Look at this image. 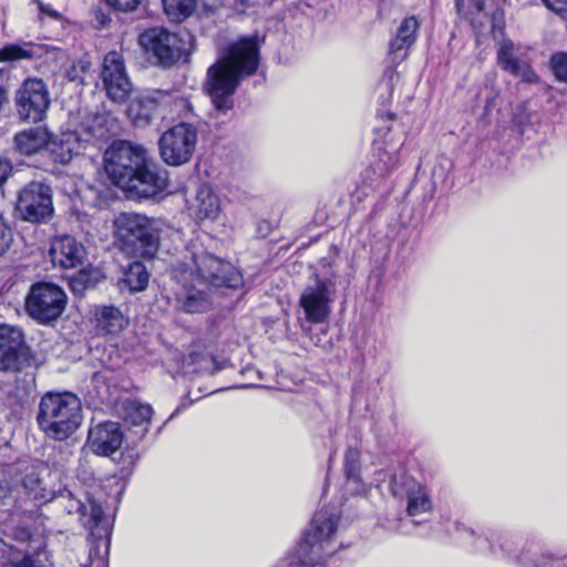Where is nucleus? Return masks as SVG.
<instances>
[{
  "mask_svg": "<svg viewBox=\"0 0 567 567\" xmlns=\"http://www.w3.org/2000/svg\"><path fill=\"white\" fill-rule=\"evenodd\" d=\"M65 305V292L58 285L51 282L32 285L25 298L27 312L41 323L56 320L63 313Z\"/></svg>",
  "mask_w": 567,
  "mask_h": 567,
  "instance_id": "6e6552de",
  "label": "nucleus"
},
{
  "mask_svg": "<svg viewBox=\"0 0 567 567\" xmlns=\"http://www.w3.org/2000/svg\"><path fill=\"white\" fill-rule=\"evenodd\" d=\"M12 241V234L10 228L6 226L0 216V256H2L9 248Z\"/></svg>",
  "mask_w": 567,
  "mask_h": 567,
  "instance_id": "e433bc0d",
  "label": "nucleus"
},
{
  "mask_svg": "<svg viewBox=\"0 0 567 567\" xmlns=\"http://www.w3.org/2000/svg\"><path fill=\"white\" fill-rule=\"evenodd\" d=\"M49 132L43 127H32L19 132L14 136V146L23 155H33L47 148Z\"/></svg>",
  "mask_w": 567,
  "mask_h": 567,
  "instance_id": "bb28decb",
  "label": "nucleus"
},
{
  "mask_svg": "<svg viewBox=\"0 0 567 567\" xmlns=\"http://www.w3.org/2000/svg\"><path fill=\"white\" fill-rule=\"evenodd\" d=\"M79 567H87V564L86 563L85 564H80Z\"/></svg>",
  "mask_w": 567,
  "mask_h": 567,
  "instance_id": "49530a36",
  "label": "nucleus"
},
{
  "mask_svg": "<svg viewBox=\"0 0 567 567\" xmlns=\"http://www.w3.org/2000/svg\"><path fill=\"white\" fill-rule=\"evenodd\" d=\"M123 442V432L116 422H104L90 429L87 446L96 455L109 456L116 452Z\"/></svg>",
  "mask_w": 567,
  "mask_h": 567,
  "instance_id": "a211bd4d",
  "label": "nucleus"
},
{
  "mask_svg": "<svg viewBox=\"0 0 567 567\" xmlns=\"http://www.w3.org/2000/svg\"><path fill=\"white\" fill-rule=\"evenodd\" d=\"M166 186L167 179L151 171L146 159L144 165L136 169L134 176L127 181V185L122 184L120 188L133 196L150 198L162 193Z\"/></svg>",
  "mask_w": 567,
  "mask_h": 567,
  "instance_id": "aec40b11",
  "label": "nucleus"
},
{
  "mask_svg": "<svg viewBox=\"0 0 567 567\" xmlns=\"http://www.w3.org/2000/svg\"><path fill=\"white\" fill-rule=\"evenodd\" d=\"M485 0H456V8L460 12L472 14L481 12L484 8Z\"/></svg>",
  "mask_w": 567,
  "mask_h": 567,
  "instance_id": "c9c22d12",
  "label": "nucleus"
},
{
  "mask_svg": "<svg viewBox=\"0 0 567 567\" xmlns=\"http://www.w3.org/2000/svg\"><path fill=\"white\" fill-rule=\"evenodd\" d=\"M339 522L338 513L328 508L318 511L295 553L282 559L278 567H315L324 563L339 548L336 543Z\"/></svg>",
  "mask_w": 567,
  "mask_h": 567,
  "instance_id": "7ed1b4c3",
  "label": "nucleus"
},
{
  "mask_svg": "<svg viewBox=\"0 0 567 567\" xmlns=\"http://www.w3.org/2000/svg\"><path fill=\"white\" fill-rule=\"evenodd\" d=\"M188 209L197 221H216L221 214V202L209 185L202 184L189 202Z\"/></svg>",
  "mask_w": 567,
  "mask_h": 567,
  "instance_id": "412c9836",
  "label": "nucleus"
},
{
  "mask_svg": "<svg viewBox=\"0 0 567 567\" xmlns=\"http://www.w3.org/2000/svg\"><path fill=\"white\" fill-rule=\"evenodd\" d=\"M197 128L187 123H179L165 131L159 141L162 159L171 166H181L188 163L197 146Z\"/></svg>",
  "mask_w": 567,
  "mask_h": 567,
  "instance_id": "0eeeda50",
  "label": "nucleus"
},
{
  "mask_svg": "<svg viewBox=\"0 0 567 567\" xmlns=\"http://www.w3.org/2000/svg\"><path fill=\"white\" fill-rule=\"evenodd\" d=\"M23 334L19 328L0 326V371L21 370V347Z\"/></svg>",
  "mask_w": 567,
  "mask_h": 567,
  "instance_id": "6ab92c4d",
  "label": "nucleus"
},
{
  "mask_svg": "<svg viewBox=\"0 0 567 567\" xmlns=\"http://www.w3.org/2000/svg\"><path fill=\"white\" fill-rule=\"evenodd\" d=\"M334 293L332 280L317 277L300 295L299 308L303 318L299 317V320H306L311 324L324 322L330 316Z\"/></svg>",
  "mask_w": 567,
  "mask_h": 567,
  "instance_id": "f8f14e48",
  "label": "nucleus"
},
{
  "mask_svg": "<svg viewBox=\"0 0 567 567\" xmlns=\"http://www.w3.org/2000/svg\"><path fill=\"white\" fill-rule=\"evenodd\" d=\"M181 103H182V104H183L187 110H189V109H190V105H189L188 101H186V100H181Z\"/></svg>",
  "mask_w": 567,
  "mask_h": 567,
  "instance_id": "a18cd8bd",
  "label": "nucleus"
},
{
  "mask_svg": "<svg viewBox=\"0 0 567 567\" xmlns=\"http://www.w3.org/2000/svg\"><path fill=\"white\" fill-rule=\"evenodd\" d=\"M173 278L181 286L176 292L178 307L188 313L209 310V285L239 288L241 274L230 264L203 249L186 250L183 259L173 266Z\"/></svg>",
  "mask_w": 567,
  "mask_h": 567,
  "instance_id": "f257e3e1",
  "label": "nucleus"
},
{
  "mask_svg": "<svg viewBox=\"0 0 567 567\" xmlns=\"http://www.w3.org/2000/svg\"><path fill=\"white\" fill-rule=\"evenodd\" d=\"M398 147L385 151L383 155H380V161L384 164L386 171L393 169L399 165Z\"/></svg>",
  "mask_w": 567,
  "mask_h": 567,
  "instance_id": "4c0bfd02",
  "label": "nucleus"
},
{
  "mask_svg": "<svg viewBox=\"0 0 567 567\" xmlns=\"http://www.w3.org/2000/svg\"><path fill=\"white\" fill-rule=\"evenodd\" d=\"M47 150L53 162L60 164L70 163L83 151V144L74 132H64L56 136L49 134V144Z\"/></svg>",
  "mask_w": 567,
  "mask_h": 567,
  "instance_id": "5701e85b",
  "label": "nucleus"
},
{
  "mask_svg": "<svg viewBox=\"0 0 567 567\" xmlns=\"http://www.w3.org/2000/svg\"><path fill=\"white\" fill-rule=\"evenodd\" d=\"M143 0H105L106 4L115 11L132 12L138 8Z\"/></svg>",
  "mask_w": 567,
  "mask_h": 567,
  "instance_id": "f704fd0d",
  "label": "nucleus"
},
{
  "mask_svg": "<svg viewBox=\"0 0 567 567\" xmlns=\"http://www.w3.org/2000/svg\"><path fill=\"white\" fill-rule=\"evenodd\" d=\"M550 69L557 81L567 83V53L558 52L550 58Z\"/></svg>",
  "mask_w": 567,
  "mask_h": 567,
  "instance_id": "473e14b6",
  "label": "nucleus"
},
{
  "mask_svg": "<svg viewBox=\"0 0 567 567\" xmlns=\"http://www.w3.org/2000/svg\"><path fill=\"white\" fill-rule=\"evenodd\" d=\"M419 27L420 23L413 16L401 22L394 39L390 42V54L394 60L403 61L406 58L409 49L415 42Z\"/></svg>",
  "mask_w": 567,
  "mask_h": 567,
  "instance_id": "a878e982",
  "label": "nucleus"
},
{
  "mask_svg": "<svg viewBox=\"0 0 567 567\" xmlns=\"http://www.w3.org/2000/svg\"><path fill=\"white\" fill-rule=\"evenodd\" d=\"M123 419L135 426L147 425L152 419L153 409L150 404L138 401H127L122 408Z\"/></svg>",
  "mask_w": 567,
  "mask_h": 567,
  "instance_id": "c85d7f7f",
  "label": "nucleus"
},
{
  "mask_svg": "<svg viewBox=\"0 0 567 567\" xmlns=\"http://www.w3.org/2000/svg\"><path fill=\"white\" fill-rule=\"evenodd\" d=\"M12 172L11 163L0 157V187L6 183Z\"/></svg>",
  "mask_w": 567,
  "mask_h": 567,
  "instance_id": "a19ab883",
  "label": "nucleus"
},
{
  "mask_svg": "<svg viewBox=\"0 0 567 567\" xmlns=\"http://www.w3.org/2000/svg\"><path fill=\"white\" fill-rule=\"evenodd\" d=\"M14 105L21 121L32 123L42 121L50 106L47 84L38 78L24 80L16 92Z\"/></svg>",
  "mask_w": 567,
  "mask_h": 567,
  "instance_id": "ddd939ff",
  "label": "nucleus"
},
{
  "mask_svg": "<svg viewBox=\"0 0 567 567\" xmlns=\"http://www.w3.org/2000/svg\"><path fill=\"white\" fill-rule=\"evenodd\" d=\"M37 4H38V10H39V13L41 17L47 16L52 19L59 18V13L50 4H45L41 1H37Z\"/></svg>",
  "mask_w": 567,
  "mask_h": 567,
  "instance_id": "79ce46f5",
  "label": "nucleus"
},
{
  "mask_svg": "<svg viewBox=\"0 0 567 567\" xmlns=\"http://www.w3.org/2000/svg\"><path fill=\"white\" fill-rule=\"evenodd\" d=\"M150 280V275L146 267L138 261L132 262L124 270L123 277L118 280L121 290H128L130 292L143 291Z\"/></svg>",
  "mask_w": 567,
  "mask_h": 567,
  "instance_id": "cd10ccee",
  "label": "nucleus"
},
{
  "mask_svg": "<svg viewBox=\"0 0 567 567\" xmlns=\"http://www.w3.org/2000/svg\"><path fill=\"white\" fill-rule=\"evenodd\" d=\"M146 159L144 147L126 141H117L105 151L104 168L112 182L120 187L122 184L127 185V181Z\"/></svg>",
  "mask_w": 567,
  "mask_h": 567,
  "instance_id": "423d86ee",
  "label": "nucleus"
},
{
  "mask_svg": "<svg viewBox=\"0 0 567 567\" xmlns=\"http://www.w3.org/2000/svg\"><path fill=\"white\" fill-rule=\"evenodd\" d=\"M392 491L394 495L406 499V512L410 516L430 513L433 508L429 487L413 477H402L400 484L393 477Z\"/></svg>",
  "mask_w": 567,
  "mask_h": 567,
  "instance_id": "2eb2a0df",
  "label": "nucleus"
},
{
  "mask_svg": "<svg viewBox=\"0 0 567 567\" xmlns=\"http://www.w3.org/2000/svg\"><path fill=\"white\" fill-rule=\"evenodd\" d=\"M76 512L84 519L83 525L90 529L104 523L103 508L94 501H90L87 504L78 503Z\"/></svg>",
  "mask_w": 567,
  "mask_h": 567,
  "instance_id": "7c9ffc66",
  "label": "nucleus"
},
{
  "mask_svg": "<svg viewBox=\"0 0 567 567\" xmlns=\"http://www.w3.org/2000/svg\"><path fill=\"white\" fill-rule=\"evenodd\" d=\"M13 493V489H4L2 486H0V499H7L9 498V495Z\"/></svg>",
  "mask_w": 567,
  "mask_h": 567,
  "instance_id": "c03bdc74",
  "label": "nucleus"
},
{
  "mask_svg": "<svg viewBox=\"0 0 567 567\" xmlns=\"http://www.w3.org/2000/svg\"><path fill=\"white\" fill-rule=\"evenodd\" d=\"M33 49L34 45L31 43L7 44L0 49V63L32 59L35 54Z\"/></svg>",
  "mask_w": 567,
  "mask_h": 567,
  "instance_id": "2f4dec72",
  "label": "nucleus"
},
{
  "mask_svg": "<svg viewBox=\"0 0 567 567\" xmlns=\"http://www.w3.org/2000/svg\"><path fill=\"white\" fill-rule=\"evenodd\" d=\"M259 64V47L255 38H243L230 44L208 69L205 90L215 109L225 113L233 107V95L239 82L252 75Z\"/></svg>",
  "mask_w": 567,
  "mask_h": 567,
  "instance_id": "f03ea898",
  "label": "nucleus"
},
{
  "mask_svg": "<svg viewBox=\"0 0 567 567\" xmlns=\"http://www.w3.org/2000/svg\"><path fill=\"white\" fill-rule=\"evenodd\" d=\"M92 14L94 27L97 29L106 27L111 21L110 14L101 8H94Z\"/></svg>",
  "mask_w": 567,
  "mask_h": 567,
  "instance_id": "ea45409f",
  "label": "nucleus"
},
{
  "mask_svg": "<svg viewBox=\"0 0 567 567\" xmlns=\"http://www.w3.org/2000/svg\"><path fill=\"white\" fill-rule=\"evenodd\" d=\"M543 2L553 12L567 18V0H543Z\"/></svg>",
  "mask_w": 567,
  "mask_h": 567,
  "instance_id": "58836bf2",
  "label": "nucleus"
},
{
  "mask_svg": "<svg viewBox=\"0 0 567 567\" xmlns=\"http://www.w3.org/2000/svg\"><path fill=\"white\" fill-rule=\"evenodd\" d=\"M16 209L21 219L44 223L53 214L52 189L42 182H30L18 193Z\"/></svg>",
  "mask_w": 567,
  "mask_h": 567,
  "instance_id": "9b49d317",
  "label": "nucleus"
},
{
  "mask_svg": "<svg viewBox=\"0 0 567 567\" xmlns=\"http://www.w3.org/2000/svg\"><path fill=\"white\" fill-rule=\"evenodd\" d=\"M90 63L85 60L73 62L66 70V76L71 82H82L84 74L89 71Z\"/></svg>",
  "mask_w": 567,
  "mask_h": 567,
  "instance_id": "72a5a7b5",
  "label": "nucleus"
},
{
  "mask_svg": "<svg viewBox=\"0 0 567 567\" xmlns=\"http://www.w3.org/2000/svg\"><path fill=\"white\" fill-rule=\"evenodd\" d=\"M499 96V90H492V96L485 101V111L488 113L494 106L495 101Z\"/></svg>",
  "mask_w": 567,
  "mask_h": 567,
  "instance_id": "37998d69",
  "label": "nucleus"
},
{
  "mask_svg": "<svg viewBox=\"0 0 567 567\" xmlns=\"http://www.w3.org/2000/svg\"><path fill=\"white\" fill-rule=\"evenodd\" d=\"M522 45L509 39H503L497 47V63L514 76L520 78L526 83H537L538 76L529 63L522 59Z\"/></svg>",
  "mask_w": 567,
  "mask_h": 567,
  "instance_id": "dca6fc26",
  "label": "nucleus"
},
{
  "mask_svg": "<svg viewBox=\"0 0 567 567\" xmlns=\"http://www.w3.org/2000/svg\"><path fill=\"white\" fill-rule=\"evenodd\" d=\"M17 522L18 517L11 515V523H6L1 528V533L18 545L7 544L0 538V565L1 567H35L32 551L39 546L32 547V544L39 542L32 538L25 527L13 526Z\"/></svg>",
  "mask_w": 567,
  "mask_h": 567,
  "instance_id": "1a4fd4ad",
  "label": "nucleus"
},
{
  "mask_svg": "<svg viewBox=\"0 0 567 567\" xmlns=\"http://www.w3.org/2000/svg\"><path fill=\"white\" fill-rule=\"evenodd\" d=\"M140 45L161 65H172L187 55L186 42L164 28H151L140 35Z\"/></svg>",
  "mask_w": 567,
  "mask_h": 567,
  "instance_id": "9d476101",
  "label": "nucleus"
},
{
  "mask_svg": "<svg viewBox=\"0 0 567 567\" xmlns=\"http://www.w3.org/2000/svg\"><path fill=\"white\" fill-rule=\"evenodd\" d=\"M114 235L127 248L132 247L152 258L163 236L172 228L161 218H150L136 213H121L113 220Z\"/></svg>",
  "mask_w": 567,
  "mask_h": 567,
  "instance_id": "39448f33",
  "label": "nucleus"
},
{
  "mask_svg": "<svg viewBox=\"0 0 567 567\" xmlns=\"http://www.w3.org/2000/svg\"><path fill=\"white\" fill-rule=\"evenodd\" d=\"M101 81L107 97L114 103H124L132 93L133 84L120 52L111 51L104 56Z\"/></svg>",
  "mask_w": 567,
  "mask_h": 567,
  "instance_id": "4468645a",
  "label": "nucleus"
},
{
  "mask_svg": "<svg viewBox=\"0 0 567 567\" xmlns=\"http://www.w3.org/2000/svg\"><path fill=\"white\" fill-rule=\"evenodd\" d=\"M165 97L166 95L161 92L141 93L130 102L126 114L135 125H147L154 117L159 102Z\"/></svg>",
  "mask_w": 567,
  "mask_h": 567,
  "instance_id": "4be33fe9",
  "label": "nucleus"
},
{
  "mask_svg": "<svg viewBox=\"0 0 567 567\" xmlns=\"http://www.w3.org/2000/svg\"><path fill=\"white\" fill-rule=\"evenodd\" d=\"M128 323V317L114 306H102L95 310V327L101 334L117 336Z\"/></svg>",
  "mask_w": 567,
  "mask_h": 567,
  "instance_id": "393cba45",
  "label": "nucleus"
},
{
  "mask_svg": "<svg viewBox=\"0 0 567 567\" xmlns=\"http://www.w3.org/2000/svg\"><path fill=\"white\" fill-rule=\"evenodd\" d=\"M360 452L357 449H348L344 455V472L347 475V484L355 485L354 492L358 494H367L368 489L375 485L379 486L388 477V473L383 470L378 471L377 478L363 483L360 476Z\"/></svg>",
  "mask_w": 567,
  "mask_h": 567,
  "instance_id": "b1692460",
  "label": "nucleus"
},
{
  "mask_svg": "<svg viewBox=\"0 0 567 567\" xmlns=\"http://www.w3.org/2000/svg\"><path fill=\"white\" fill-rule=\"evenodd\" d=\"M83 421L80 399L69 392H48L39 403L37 422L51 440L63 441L81 426Z\"/></svg>",
  "mask_w": 567,
  "mask_h": 567,
  "instance_id": "20e7f679",
  "label": "nucleus"
},
{
  "mask_svg": "<svg viewBox=\"0 0 567 567\" xmlns=\"http://www.w3.org/2000/svg\"><path fill=\"white\" fill-rule=\"evenodd\" d=\"M49 255L54 267L73 269L83 265L86 251L75 238L63 235L52 239Z\"/></svg>",
  "mask_w": 567,
  "mask_h": 567,
  "instance_id": "f3484780",
  "label": "nucleus"
},
{
  "mask_svg": "<svg viewBox=\"0 0 567 567\" xmlns=\"http://www.w3.org/2000/svg\"><path fill=\"white\" fill-rule=\"evenodd\" d=\"M164 11L168 19L182 22L188 18L196 8V0H162Z\"/></svg>",
  "mask_w": 567,
  "mask_h": 567,
  "instance_id": "c756f323",
  "label": "nucleus"
}]
</instances>
